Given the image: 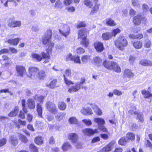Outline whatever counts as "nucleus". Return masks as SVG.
<instances>
[{
  "label": "nucleus",
  "mask_w": 152,
  "mask_h": 152,
  "mask_svg": "<svg viewBox=\"0 0 152 152\" xmlns=\"http://www.w3.org/2000/svg\"><path fill=\"white\" fill-rule=\"evenodd\" d=\"M52 35V31L50 29L48 30L44 36L42 37V42L43 44L48 47L49 49H52L54 46V43L51 41Z\"/></svg>",
  "instance_id": "nucleus-1"
},
{
  "label": "nucleus",
  "mask_w": 152,
  "mask_h": 152,
  "mask_svg": "<svg viewBox=\"0 0 152 152\" xmlns=\"http://www.w3.org/2000/svg\"><path fill=\"white\" fill-rule=\"evenodd\" d=\"M103 64L104 66L108 69L113 70L117 73H119L121 72V68L115 62L105 60L103 62Z\"/></svg>",
  "instance_id": "nucleus-2"
},
{
  "label": "nucleus",
  "mask_w": 152,
  "mask_h": 152,
  "mask_svg": "<svg viewBox=\"0 0 152 152\" xmlns=\"http://www.w3.org/2000/svg\"><path fill=\"white\" fill-rule=\"evenodd\" d=\"M115 46L121 50H123L128 45L127 41L124 37L118 38L115 42Z\"/></svg>",
  "instance_id": "nucleus-3"
},
{
  "label": "nucleus",
  "mask_w": 152,
  "mask_h": 152,
  "mask_svg": "<svg viewBox=\"0 0 152 152\" xmlns=\"http://www.w3.org/2000/svg\"><path fill=\"white\" fill-rule=\"evenodd\" d=\"M45 107L47 110L50 113L55 114L58 112V109L55 104L52 102L50 101L46 102Z\"/></svg>",
  "instance_id": "nucleus-4"
},
{
  "label": "nucleus",
  "mask_w": 152,
  "mask_h": 152,
  "mask_svg": "<svg viewBox=\"0 0 152 152\" xmlns=\"http://www.w3.org/2000/svg\"><path fill=\"white\" fill-rule=\"evenodd\" d=\"M142 21L144 25L146 24L147 20L146 18L137 15L133 18V22L135 25H139Z\"/></svg>",
  "instance_id": "nucleus-5"
},
{
  "label": "nucleus",
  "mask_w": 152,
  "mask_h": 152,
  "mask_svg": "<svg viewBox=\"0 0 152 152\" xmlns=\"http://www.w3.org/2000/svg\"><path fill=\"white\" fill-rule=\"evenodd\" d=\"M72 76L71 70L70 69H66L65 71V74H64L63 77H64V81L65 83L69 87V86L71 85H73V83L70 80H68L66 77H71Z\"/></svg>",
  "instance_id": "nucleus-6"
},
{
  "label": "nucleus",
  "mask_w": 152,
  "mask_h": 152,
  "mask_svg": "<svg viewBox=\"0 0 152 152\" xmlns=\"http://www.w3.org/2000/svg\"><path fill=\"white\" fill-rule=\"evenodd\" d=\"M62 27L59 29L60 33L64 37H66L70 34V29L69 27L66 24L62 25Z\"/></svg>",
  "instance_id": "nucleus-7"
},
{
  "label": "nucleus",
  "mask_w": 152,
  "mask_h": 152,
  "mask_svg": "<svg viewBox=\"0 0 152 152\" xmlns=\"http://www.w3.org/2000/svg\"><path fill=\"white\" fill-rule=\"evenodd\" d=\"M39 71V69L36 67L31 66L28 69L29 74L28 76L32 79L35 78L37 72Z\"/></svg>",
  "instance_id": "nucleus-8"
},
{
  "label": "nucleus",
  "mask_w": 152,
  "mask_h": 152,
  "mask_svg": "<svg viewBox=\"0 0 152 152\" xmlns=\"http://www.w3.org/2000/svg\"><path fill=\"white\" fill-rule=\"evenodd\" d=\"M68 138L73 143L76 144L77 143L78 140V136L75 133H71L69 134L68 136Z\"/></svg>",
  "instance_id": "nucleus-9"
},
{
  "label": "nucleus",
  "mask_w": 152,
  "mask_h": 152,
  "mask_svg": "<svg viewBox=\"0 0 152 152\" xmlns=\"http://www.w3.org/2000/svg\"><path fill=\"white\" fill-rule=\"evenodd\" d=\"M82 132L86 135L90 136L93 135L95 133H97L98 129H96L94 130L91 129L86 128L83 129L82 130Z\"/></svg>",
  "instance_id": "nucleus-10"
},
{
  "label": "nucleus",
  "mask_w": 152,
  "mask_h": 152,
  "mask_svg": "<svg viewBox=\"0 0 152 152\" xmlns=\"http://www.w3.org/2000/svg\"><path fill=\"white\" fill-rule=\"evenodd\" d=\"M136 108L135 107L133 108V110H129V113L132 114H137V117L139 120L142 123L144 121L143 116L141 113H137L136 111Z\"/></svg>",
  "instance_id": "nucleus-11"
},
{
  "label": "nucleus",
  "mask_w": 152,
  "mask_h": 152,
  "mask_svg": "<svg viewBox=\"0 0 152 152\" xmlns=\"http://www.w3.org/2000/svg\"><path fill=\"white\" fill-rule=\"evenodd\" d=\"M80 88V85L79 83L75 84L74 85L69 88L68 92L69 93L76 92L79 91Z\"/></svg>",
  "instance_id": "nucleus-12"
},
{
  "label": "nucleus",
  "mask_w": 152,
  "mask_h": 152,
  "mask_svg": "<svg viewBox=\"0 0 152 152\" xmlns=\"http://www.w3.org/2000/svg\"><path fill=\"white\" fill-rule=\"evenodd\" d=\"M16 70L18 75L23 77L26 73V70L24 67L21 66H17L16 67Z\"/></svg>",
  "instance_id": "nucleus-13"
},
{
  "label": "nucleus",
  "mask_w": 152,
  "mask_h": 152,
  "mask_svg": "<svg viewBox=\"0 0 152 152\" xmlns=\"http://www.w3.org/2000/svg\"><path fill=\"white\" fill-rule=\"evenodd\" d=\"M9 141L11 144L15 146H16L18 143V140L16 135H11L9 136Z\"/></svg>",
  "instance_id": "nucleus-14"
},
{
  "label": "nucleus",
  "mask_w": 152,
  "mask_h": 152,
  "mask_svg": "<svg viewBox=\"0 0 152 152\" xmlns=\"http://www.w3.org/2000/svg\"><path fill=\"white\" fill-rule=\"evenodd\" d=\"M94 45L95 49L98 52H101L104 49L103 44L102 42H96L94 43Z\"/></svg>",
  "instance_id": "nucleus-15"
},
{
  "label": "nucleus",
  "mask_w": 152,
  "mask_h": 152,
  "mask_svg": "<svg viewBox=\"0 0 152 152\" xmlns=\"http://www.w3.org/2000/svg\"><path fill=\"white\" fill-rule=\"evenodd\" d=\"M9 26L12 28L19 27L21 25V23L20 21H9L8 23Z\"/></svg>",
  "instance_id": "nucleus-16"
},
{
  "label": "nucleus",
  "mask_w": 152,
  "mask_h": 152,
  "mask_svg": "<svg viewBox=\"0 0 152 152\" xmlns=\"http://www.w3.org/2000/svg\"><path fill=\"white\" fill-rule=\"evenodd\" d=\"M78 38L81 39L86 38V31L85 29L84 28L81 29L78 31Z\"/></svg>",
  "instance_id": "nucleus-17"
},
{
  "label": "nucleus",
  "mask_w": 152,
  "mask_h": 152,
  "mask_svg": "<svg viewBox=\"0 0 152 152\" xmlns=\"http://www.w3.org/2000/svg\"><path fill=\"white\" fill-rule=\"evenodd\" d=\"M81 113L85 115H92L93 112L89 107H86L83 108L81 110Z\"/></svg>",
  "instance_id": "nucleus-18"
},
{
  "label": "nucleus",
  "mask_w": 152,
  "mask_h": 152,
  "mask_svg": "<svg viewBox=\"0 0 152 152\" xmlns=\"http://www.w3.org/2000/svg\"><path fill=\"white\" fill-rule=\"evenodd\" d=\"M115 143V142L113 141L110 143L109 144L106 145L102 148V151L107 152L111 151L113 148V146Z\"/></svg>",
  "instance_id": "nucleus-19"
},
{
  "label": "nucleus",
  "mask_w": 152,
  "mask_h": 152,
  "mask_svg": "<svg viewBox=\"0 0 152 152\" xmlns=\"http://www.w3.org/2000/svg\"><path fill=\"white\" fill-rule=\"evenodd\" d=\"M51 51L52 49L50 50L48 48L46 50L47 52L46 53L44 52H42L40 54L42 57V59L45 58L50 59V57L49 53L51 52Z\"/></svg>",
  "instance_id": "nucleus-20"
},
{
  "label": "nucleus",
  "mask_w": 152,
  "mask_h": 152,
  "mask_svg": "<svg viewBox=\"0 0 152 152\" xmlns=\"http://www.w3.org/2000/svg\"><path fill=\"white\" fill-rule=\"evenodd\" d=\"M31 57L33 60L37 61L39 62L42 60V57L41 55L37 53H32Z\"/></svg>",
  "instance_id": "nucleus-21"
},
{
  "label": "nucleus",
  "mask_w": 152,
  "mask_h": 152,
  "mask_svg": "<svg viewBox=\"0 0 152 152\" xmlns=\"http://www.w3.org/2000/svg\"><path fill=\"white\" fill-rule=\"evenodd\" d=\"M94 121L98 125V127L104 125L105 123L104 120L101 118H95L94 120Z\"/></svg>",
  "instance_id": "nucleus-22"
},
{
  "label": "nucleus",
  "mask_w": 152,
  "mask_h": 152,
  "mask_svg": "<svg viewBox=\"0 0 152 152\" xmlns=\"http://www.w3.org/2000/svg\"><path fill=\"white\" fill-rule=\"evenodd\" d=\"M20 40V39L18 38L14 39H10L7 40V42L10 45H16L18 44Z\"/></svg>",
  "instance_id": "nucleus-23"
},
{
  "label": "nucleus",
  "mask_w": 152,
  "mask_h": 152,
  "mask_svg": "<svg viewBox=\"0 0 152 152\" xmlns=\"http://www.w3.org/2000/svg\"><path fill=\"white\" fill-rule=\"evenodd\" d=\"M140 63V64L144 66H152V62L146 59H142Z\"/></svg>",
  "instance_id": "nucleus-24"
},
{
  "label": "nucleus",
  "mask_w": 152,
  "mask_h": 152,
  "mask_svg": "<svg viewBox=\"0 0 152 152\" xmlns=\"http://www.w3.org/2000/svg\"><path fill=\"white\" fill-rule=\"evenodd\" d=\"M56 80L55 79H53L50 83H47L46 84V86L50 88H53L56 87Z\"/></svg>",
  "instance_id": "nucleus-25"
},
{
  "label": "nucleus",
  "mask_w": 152,
  "mask_h": 152,
  "mask_svg": "<svg viewBox=\"0 0 152 152\" xmlns=\"http://www.w3.org/2000/svg\"><path fill=\"white\" fill-rule=\"evenodd\" d=\"M110 32H106L102 35V38L104 40H107L111 39L113 37Z\"/></svg>",
  "instance_id": "nucleus-26"
},
{
  "label": "nucleus",
  "mask_w": 152,
  "mask_h": 152,
  "mask_svg": "<svg viewBox=\"0 0 152 152\" xmlns=\"http://www.w3.org/2000/svg\"><path fill=\"white\" fill-rule=\"evenodd\" d=\"M124 75L125 77L128 78L132 77L134 76L133 74L130 70L128 69H126L125 70Z\"/></svg>",
  "instance_id": "nucleus-27"
},
{
  "label": "nucleus",
  "mask_w": 152,
  "mask_h": 152,
  "mask_svg": "<svg viewBox=\"0 0 152 152\" xmlns=\"http://www.w3.org/2000/svg\"><path fill=\"white\" fill-rule=\"evenodd\" d=\"M28 107L30 109L34 108L35 106L34 100L32 99H29L28 100Z\"/></svg>",
  "instance_id": "nucleus-28"
},
{
  "label": "nucleus",
  "mask_w": 152,
  "mask_h": 152,
  "mask_svg": "<svg viewBox=\"0 0 152 152\" xmlns=\"http://www.w3.org/2000/svg\"><path fill=\"white\" fill-rule=\"evenodd\" d=\"M133 45L135 48L139 49L142 48V43L141 41H137L133 42Z\"/></svg>",
  "instance_id": "nucleus-29"
},
{
  "label": "nucleus",
  "mask_w": 152,
  "mask_h": 152,
  "mask_svg": "<svg viewBox=\"0 0 152 152\" xmlns=\"http://www.w3.org/2000/svg\"><path fill=\"white\" fill-rule=\"evenodd\" d=\"M37 111L38 113V115L40 117H42V104H37Z\"/></svg>",
  "instance_id": "nucleus-30"
},
{
  "label": "nucleus",
  "mask_w": 152,
  "mask_h": 152,
  "mask_svg": "<svg viewBox=\"0 0 152 152\" xmlns=\"http://www.w3.org/2000/svg\"><path fill=\"white\" fill-rule=\"evenodd\" d=\"M46 75L44 70H41L38 73L37 76L41 80H44L45 77Z\"/></svg>",
  "instance_id": "nucleus-31"
},
{
  "label": "nucleus",
  "mask_w": 152,
  "mask_h": 152,
  "mask_svg": "<svg viewBox=\"0 0 152 152\" xmlns=\"http://www.w3.org/2000/svg\"><path fill=\"white\" fill-rule=\"evenodd\" d=\"M62 149L64 151H66L71 148L70 144L68 142H65L63 145Z\"/></svg>",
  "instance_id": "nucleus-32"
},
{
  "label": "nucleus",
  "mask_w": 152,
  "mask_h": 152,
  "mask_svg": "<svg viewBox=\"0 0 152 152\" xmlns=\"http://www.w3.org/2000/svg\"><path fill=\"white\" fill-rule=\"evenodd\" d=\"M95 64L97 66H100L102 63V60L99 57H95L94 58Z\"/></svg>",
  "instance_id": "nucleus-33"
},
{
  "label": "nucleus",
  "mask_w": 152,
  "mask_h": 152,
  "mask_svg": "<svg viewBox=\"0 0 152 152\" xmlns=\"http://www.w3.org/2000/svg\"><path fill=\"white\" fill-rule=\"evenodd\" d=\"M18 112V108L17 107H15L14 110L11 111L8 115L10 117H14L16 116Z\"/></svg>",
  "instance_id": "nucleus-34"
},
{
  "label": "nucleus",
  "mask_w": 152,
  "mask_h": 152,
  "mask_svg": "<svg viewBox=\"0 0 152 152\" xmlns=\"http://www.w3.org/2000/svg\"><path fill=\"white\" fill-rule=\"evenodd\" d=\"M106 24L110 26H114L116 25L114 21L110 18H107L106 20Z\"/></svg>",
  "instance_id": "nucleus-35"
},
{
  "label": "nucleus",
  "mask_w": 152,
  "mask_h": 152,
  "mask_svg": "<svg viewBox=\"0 0 152 152\" xmlns=\"http://www.w3.org/2000/svg\"><path fill=\"white\" fill-rule=\"evenodd\" d=\"M19 137V138L20 141L24 143L27 142L28 140L27 138L24 135L21 134H19L18 135Z\"/></svg>",
  "instance_id": "nucleus-36"
},
{
  "label": "nucleus",
  "mask_w": 152,
  "mask_h": 152,
  "mask_svg": "<svg viewBox=\"0 0 152 152\" xmlns=\"http://www.w3.org/2000/svg\"><path fill=\"white\" fill-rule=\"evenodd\" d=\"M66 104L63 102H60L58 104V107L59 109L62 110H64L66 108Z\"/></svg>",
  "instance_id": "nucleus-37"
},
{
  "label": "nucleus",
  "mask_w": 152,
  "mask_h": 152,
  "mask_svg": "<svg viewBox=\"0 0 152 152\" xmlns=\"http://www.w3.org/2000/svg\"><path fill=\"white\" fill-rule=\"evenodd\" d=\"M34 141L35 143L38 145H41L43 142L42 138L40 136L36 137L34 140Z\"/></svg>",
  "instance_id": "nucleus-38"
},
{
  "label": "nucleus",
  "mask_w": 152,
  "mask_h": 152,
  "mask_svg": "<svg viewBox=\"0 0 152 152\" xmlns=\"http://www.w3.org/2000/svg\"><path fill=\"white\" fill-rule=\"evenodd\" d=\"M80 43L85 47H87L89 44V40L86 39V38L83 39H82V40L80 42Z\"/></svg>",
  "instance_id": "nucleus-39"
},
{
  "label": "nucleus",
  "mask_w": 152,
  "mask_h": 152,
  "mask_svg": "<svg viewBox=\"0 0 152 152\" xmlns=\"http://www.w3.org/2000/svg\"><path fill=\"white\" fill-rule=\"evenodd\" d=\"M45 98L44 96H38V95H35L34 99L35 100H37L40 103H42L43 102V100Z\"/></svg>",
  "instance_id": "nucleus-40"
},
{
  "label": "nucleus",
  "mask_w": 152,
  "mask_h": 152,
  "mask_svg": "<svg viewBox=\"0 0 152 152\" xmlns=\"http://www.w3.org/2000/svg\"><path fill=\"white\" fill-rule=\"evenodd\" d=\"M142 93L145 98H147L152 96V94H151L149 91L145 90H142Z\"/></svg>",
  "instance_id": "nucleus-41"
},
{
  "label": "nucleus",
  "mask_w": 152,
  "mask_h": 152,
  "mask_svg": "<svg viewBox=\"0 0 152 152\" xmlns=\"http://www.w3.org/2000/svg\"><path fill=\"white\" fill-rule=\"evenodd\" d=\"M126 137L128 141L129 140H134L135 138V135L133 133H128L126 134Z\"/></svg>",
  "instance_id": "nucleus-42"
},
{
  "label": "nucleus",
  "mask_w": 152,
  "mask_h": 152,
  "mask_svg": "<svg viewBox=\"0 0 152 152\" xmlns=\"http://www.w3.org/2000/svg\"><path fill=\"white\" fill-rule=\"evenodd\" d=\"M55 8L58 9H61L63 7L61 2L59 0H57L55 3Z\"/></svg>",
  "instance_id": "nucleus-43"
},
{
  "label": "nucleus",
  "mask_w": 152,
  "mask_h": 152,
  "mask_svg": "<svg viewBox=\"0 0 152 152\" xmlns=\"http://www.w3.org/2000/svg\"><path fill=\"white\" fill-rule=\"evenodd\" d=\"M121 30L119 28H116L113 30L110 33L111 34L112 37H115L118 33H120Z\"/></svg>",
  "instance_id": "nucleus-44"
},
{
  "label": "nucleus",
  "mask_w": 152,
  "mask_h": 152,
  "mask_svg": "<svg viewBox=\"0 0 152 152\" xmlns=\"http://www.w3.org/2000/svg\"><path fill=\"white\" fill-rule=\"evenodd\" d=\"M151 45V41L148 39H147L145 40L144 43V47L147 48H149Z\"/></svg>",
  "instance_id": "nucleus-45"
},
{
  "label": "nucleus",
  "mask_w": 152,
  "mask_h": 152,
  "mask_svg": "<svg viewBox=\"0 0 152 152\" xmlns=\"http://www.w3.org/2000/svg\"><path fill=\"white\" fill-rule=\"evenodd\" d=\"M72 61H73L74 63L76 64H80L81 63L80 57L78 56H74Z\"/></svg>",
  "instance_id": "nucleus-46"
},
{
  "label": "nucleus",
  "mask_w": 152,
  "mask_h": 152,
  "mask_svg": "<svg viewBox=\"0 0 152 152\" xmlns=\"http://www.w3.org/2000/svg\"><path fill=\"white\" fill-rule=\"evenodd\" d=\"M99 5V4H96L91 10L90 14L93 15L96 12L98 9Z\"/></svg>",
  "instance_id": "nucleus-47"
},
{
  "label": "nucleus",
  "mask_w": 152,
  "mask_h": 152,
  "mask_svg": "<svg viewBox=\"0 0 152 152\" xmlns=\"http://www.w3.org/2000/svg\"><path fill=\"white\" fill-rule=\"evenodd\" d=\"M128 142V141L127 139L123 137L121 138V139L119 140L118 141V143L121 145H124Z\"/></svg>",
  "instance_id": "nucleus-48"
},
{
  "label": "nucleus",
  "mask_w": 152,
  "mask_h": 152,
  "mask_svg": "<svg viewBox=\"0 0 152 152\" xmlns=\"http://www.w3.org/2000/svg\"><path fill=\"white\" fill-rule=\"evenodd\" d=\"M65 113H58L56 116V118L58 121L62 120L65 115Z\"/></svg>",
  "instance_id": "nucleus-49"
},
{
  "label": "nucleus",
  "mask_w": 152,
  "mask_h": 152,
  "mask_svg": "<svg viewBox=\"0 0 152 152\" xmlns=\"http://www.w3.org/2000/svg\"><path fill=\"white\" fill-rule=\"evenodd\" d=\"M90 56L88 55H84L82 56L81 60L84 63H86L90 58Z\"/></svg>",
  "instance_id": "nucleus-50"
},
{
  "label": "nucleus",
  "mask_w": 152,
  "mask_h": 152,
  "mask_svg": "<svg viewBox=\"0 0 152 152\" xmlns=\"http://www.w3.org/2000/svg\"><path fill=\"white\" fill-rule=\"evenodd\" d=\"M69 121L70 124H76L78 122L77 119L75 117L70 118L69 119Z\"/></svg>",
  "instance_id": "nucleus-51"
},
{
  "label": "nucleus",
  "mask_w": 152,
  "mask_h": 152,
  "mask_svg": "<svg viewBox=\"0 0 152 152\" xmlns=\"http://www.w3.org/2000/svg\"><path fill=\"white\" fill-rule=\"evenodd\" d=\"M82 121L87 126H89L91 125L92 123L89 119H84L82 120Z\"/></svg>",
  "instance_id": "nucleus-52"
},
{
  "label": "nucleus",
  "mask_w": 152,
  "mask_h": 152,
  "mask_svg": "<svg viewBox=\"0 0 152 152\" xmlns=\"http://www.w3.org/2000/svg\"><path fill=\"white\" fill-rule=\"evenodd\" d=\"M84 3L85 5L90 8L91 7L93 6L92 2L89 0H85L84 1Z\"/></svg>",
  "instance_id": "nucleus-53"
},
{
  "label": "nucleus",
  "mask_w": 152,
  "mask_h": 152,
  "mask_svg": "<svg viewBox=\"0 0 152 152\" xmlns=\"http://www.w3.org/2000/svg\"><path fill=\"white\" fill-rule=\"evenodd\" d=\"M73 56L71 54L69 53L66 56L65 58L66 61H72Z\"/></svg>",
  "instance_id": "nucleus-54"
},
{
  "label": "nucleus",
  "mask_w": 152,
  "mask_h": 152,
  "mask_svg": "<svg viewBox=\"0 0 152 152\" xmlns=\"http://www.w3.org/2000/svg\"><path fill=\"white\" fill-rule=\"evenodd\" d=\"M30 149L31 150L33 151L34 152H38V149L36 147L35 145L32 144H30L29 146Z\"/></svg>",
  "instance_id": "nucleus-55"
},
{
  "label": "nucleus",
  "mask_w": 152,
  "mask_h": 152,
  "mask_svg": "<svg viewBox=\"0 0 152 152\" xmlns=\"http://www.w3.org/2000/svg\"><path fill=\"white\" fill-rule=\"evenodd\" d=\"M132 5L134 7H138L140 5V3L137 0H132Z\"/></svg>",
  "instance_id": "nucleus-56"
},
{
  "label": "nucleus",
  "mask_w": 152,
  "mask_h": 152,
  "mask_svg": "<svg viewBox=\"0 0 152 152\" xmlns=\"http://www.w3.org/2000/svg\"><path fill=\"white\" fill-rule=\"evenodd\" d=\"M77 53L79 54H81L85 52V50L83 48L80 47L77 48L76 50Z\"/></svg>",
  "instance_id": "nucleus-57"
},
{
  "label": "nucleus",
  "mask_w": 152,
  "mask_h": 152,
  "mask_svg": "<svg viewBox=\"0 0 152 152\" xmlns=\"http://www.w3.org/2000/svg\"><path fill=\"white\" fill-rule=\"evenodd\" d=\"M26 101L24 99L22 100V104L23 107V110L25 113H27L28 112L27 109L25 107Z\"/></svg>",
  "instance_id": "nucleus-58"
},
{
  "label": "nucleus",
  "mask_w": 152,
  "mask_h": 152,
  "mask_svg": "<svg viewBox=\"0 0 152 152\" xmlns=\"http://www.w3.org/2000/svg\"><path fill=\"white\" fill-rule=\"evenodd\" d=\"M86 26V24L84 22H79L77 23V28H79L82 27H85Z\"/></svg>",
  "instance_id": "nucleus-59"
},
{
  "label": "nucleus",
  "mask_w": 152,
  "mask_h": 152,
  "mask_svg": "<svg viewBox=\"0 0 152 152\" xmlns=\"http://www.w3.org/2000/svg\"><path fill=\"white\" fill-rule=\"evenodd\" d=\"M7 140L6 138H3L0 139V147L4 145L6 143Z\"/></svg>",
  "instance_id": "nucleus-60"
},
{
  "label": "nucleus",
  "mask_w": 152,
  "mask_h": 152,
  "mask_svg": "<svg viewBox=\"0 0 152 152\" xmlns=\"http://www.w3.org/2000/svg\"><path fill=\"white\" fill-rule=\"evenodd\" d=\"M66 9L69 12H74L75 10V8L73 6L68 7L66 8Z\"/></svg>",
  "instance_id": "nucleus-61"
},
{
  "label": "nucleus",
  "mask_w": 152,
  "mask_h": 152,
  "mask_svg": "<svg viewBox=\"0 0 152 152\" xmlns=\"http://www.w3.org/2000/svg\"><path fill=\"white\" fill-rule=\"evenodd\" d=\"M9 118L7 117L3 116H0V121L3 123L5 122L8 120Z\"/></svg>",
  "instance_id": "nucleus-62"
},
{
  "label": "nucleus",
  "mask_w": 152,
  "mask_h": 152,
  "mask_svg": "<svg viewBox=\"0 0 152 152\" xmlns=\"http://www.w3.org/2000/svg\"><path fill=\"white\" fill-rule=\"evenodd\" d=\"M99 129H100L101 131H102L103 132H108V131L106 128L105 127V126L103 125L99 127H98Z\"/></svg>",
  "instance_id": "nucleus-63"
},
{
  "label": "nucleus",
  "mask_w": 152,
  "mask_h": 152,
  "mask_svg": "<svg viewBox=\"0 0 152 152\" xmlns=\"http://www.w3.org/2000/svg\"><path fill=\"white\" fill-rule=\"evenodd\" d=\"M72 0H64L63 3L66 6H68L70 5L72 2Z\"/></svg>",
  "instance_id": "nucleus-64"
}]
</instances>
